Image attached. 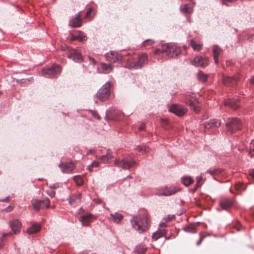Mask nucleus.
<instances>
[{"label":"nucleus","instance_id":"obj_45","mask_svg":"<svg viewBox=\"0 0 254 254\" xmlns=\"http://www.w3.org/2000/svg\"><path fill=\"white\" fill-rule=\"evenodd\" d=\"M92 115L95 118L98 120L100 119V116L98 114V113L96 111H92L91 112Z\"/></svg>","mask_w":254,"mask_h":254},{"label":"nucleus","instance_id":"obj_59","mask_svg":"<svg viewBox=\"0 0 254 254\" xmlns=\"http://www.w3.org/2000/svg\"><path fill=\"white\" fill-rule=\"evenodd\" d=\"M128 177L131 178V177L130 176H128Z\"/></svg>","mask_w":254,"mask_h":254},{"label":"nucleus","instance_id":"obj_44","mask_svg":"<svg viewBox=\"0 0 254 254\" xmlns=\"http://www.w3.org/2000/svg\"><path fill=\"white\" fill-rule=\"evenodd\" d=\"M202 178L201 177H198L197 178V182L195 184V188L194 189V190H195L197 189V188L200 186V183L202 181Z\"/></svg>","mask_w":254,"mask_h":254},{"label":"nucleus","instance_id":"obj_52","mask_svg":"<svg viewBox=\"0 0 254 254\" xmlns=\"http://www.w3.org/2000/svg\"><path fill=\"white\" fill-rule=\"evenodd\" d=\"M13 207L11 206H8L7 207L5 208V211L6 212H10L12 210Z\"/></svg>","mask_w":254,"mask_h":254},{"label":"nucleus","instance_id":"obj_21","mask_svg":"<svg viewBox=\"0 0 254 254\" xmlns=\"http://www.w3.org/2000/svg\"><path fill=\"white\" fill-rule=\"evenodd\" d=\"M93 218V216L92 215L87 214L81 216L79 218V220L83 225L87 226L91 222Z\"/></svg>","mask_w":254,"mask_h":254},{"label":"nucleus","instance_id":"obj_29","mask_svg":"<svg viewBox=\"0 0 254 254\" xmlns=\"http://www.w3.org/2000/svg\"><path fill=\"white\" fill-rule=\"evenodd\" d=\"M190 45L194 51H199L201 50L202 45L200 44H196L193 39L190 41Z\"/></svg>","mask_w":254,"mask_h":254},{"label":"nucleus","instance_id":"obj_57","mask_svg":"<svg viewBox=\"0 0 254 254\" xmlns=\"http://www.w3.org/2000/svg\"><path fill=\"white\" fill-rule=\"evenodd\" d=\"M241 186H242V185L241 184V183L237 184L236 185V188L237 190L241 189Z\"/></svg>","mask_w":254,"mask_h":254},{"label":"nucleus","instance_id":"obj_14","mask_svg":"<svg viewBox=\"0 0 254 254\" xmlns=\"http://www.w3.org/2000/svg\"><path fill=\"white\" fill-rule=\"evenodd\" d=\"M107 60L110 63L120 62L123 60V57L118 52H111L106 55Z\"/></svg>","mask_w":254,"mask_h":254},{"label":"nucleus","instance_id":"obj_43","mask_svg":"<svg viewBox=\"0 0 254 254\" xmlns=\"http://www.w3.org/2000/svg\"><path fill=\"white\" fill-rule=\"evenodd\" d=\"M137 150H138V151H144L145 152H148L149 151V148L148 147H146V146H139L137 147Z\"/></svg>","mask_w":254,"mask_h":254},{"label":"nucleus","instance_id":"obj_2","mask_svg":"<svg viewBox=\"0 0 254 254\" xmlns=\"http://www.w3.org/2000/svg\"><path fill=\"white\" fill-rule=\"evenodd\" d=\"M181 53V49L174 43H168L163 45L161 49L155 50V55L165 53L168 57H175L178 56Z\"/></svg>","mask_w":254,"mask_h":254},{"label":"nucleus","instance_id":"obj_54","mask_svg":"<svg viewBox=\"0 0 254 254\" xmlns=\"http://www.w3.org/2000/svg\"><path fill=\"white\" fill-rule=\"evenodd\" d=\"M3 247V243L2 238H0V250Z\"/></svg>","mask_w":254,"mask_h":254},{"label":"nucleus","instance_id":"obj_31","mask_svg":"<svg viewBox=\"0 0 254 254\" xmlns=\"http://www.w3.org/2000/svg\"><path fill=\"white\" fill-rule=\"evenodd\" d=\"M182 183L185 186H189L193 183V179L190 177L182 178Z\"/></svg>","mask_w":254,"mask_h":254},{"label":"nucleus","instance_id":"obj_49","mask_svg":"<svg viewBox=\"0 0 254 254\" xmlns=\"http://www.w3.org/2000/svg\"><path fill=\"white\" fill-rule=\"evenodd\" d=\"M248 174L254 179V169H250L249 170Z\"/></svg>","mask_w":254,"mask_h":254},{"label":"nucleus","instance_id":"obj_26","mask_svg":"<svg viewBox=\"0 0 254 254\" xmlns=\"http://www.w3.org/2000/svg\"><path fill=\"white\" fill-rule=\"evenodd\" d=\"M111 218L116 223H119L122 220L124 216L118 213L110 214Z\"/></svg>","mask_w":254,"mask_h":254},{"label":"nucleus","instance_id":"obj_16","mask_svg":"<svg viewBox=\"0 0 254 254\" xmlns=\"http://www.w3.org/2000/svg\"><path fill=\"white\" fill-rule=\"evenodd\" d=\"M59 167L64 173H69L75 168V166L72 162H62Z\"/></svg>","mask_w":254,"mask_h":254},{"label":"nucleus","instance_id":"obj_48","mask_svg":"<svg viewBox=\"0 0 254 254\" xmlns=\"http://www.w3.org/2000/svg\"><path fill=\"white\" fill-rule=\"evenodd\" d=\"M92 8H90L86 12V15H85V17L86 18H88L89 17L90 15V14L91 13V12L92 11Z\"/></svg>","mask_w":254,"mask_h":254},{"label":"nucleus","instance_id":"obj_46","mask_svg":"<svg viewBox=\"0 0 254 254\" xmlns=\"http://www.w3.org/2000/svg\"><path fill=\"white\" fill-rule=\"evenodd\" d=\"M47 193L49 196H51L52 197H53L55 196L56 192L55 191L53 190H49L47 191Z\"/></svg>","mask_w":254,"mask_h":254},{"label":"nucleus","instance_id":"obj_15","mask_svg":"<svg viewBox=\"0 0 254 254\" xmlns=\"http://www.w3.org/2000/svg\"><path fill=\"white\" fill-rule=\"evenodd\" d=\"M209 60L207 57L197 56L191 62V64L197 66L205 67L208 64Z\"/></svg>","mask_w":254,"mask_h":254},{"label":"nucleus","instance_id":"obj_17","mask_svg":"<svg viewBox=\"0 0 254 254\" xmlns=\"http://www.w3.org/2000/svg\"><path fill=\"white\" fill-rule=\"evenodd\" d=\"M9 224L14 234L17 235L20 232L22 224L18 219H13Z\"/></svg>","mask_w":254,"mask_h":254},{"label":"nucleus","instance_id":"obj_30","mask_svg":"<svg viewBox=\"0 0 254 254\" xmlns=\"http://www.w3.org/2000/svg\"><path fill=\"white\" fill-rule=\"evenodd\" d=\"M32 206L35 210H39L42 208L41 200H33L32 201Z\"/></svg>","mask_w":254,"mask_h":254},{"label":"nucleus","instance_id":"obj_22","mask_svg":"<svg viewBox=\"0 0 254 254\" xmlns=\"http://www.w3.org/2000/svg\"><path fill=\"white\" fill-rule=\"evenodd\" d=\"M82 19L80 18V14L78 13L76 16L70 21L69 25L72 27H78L81 26Z\"/></svg>","mask_w":254,"mask_h":254},{"label":"nucleus","instance_id":"obj_25","mask_svg":"<svg viewBox=\"0 0 254 254\" xmlns=\"http://www.w3.org/2000/svg\"><path fill=\"white\" fill-rule=\"evenodd\" d=\"M212 51L215 62L216 64H218L219 62L218 57L221 52V49L219 46L216 45L213 47Z\"/></svg>","mask_w":254,"mask_h":254},{"label":"nucleus","instance_id":"obj_56","mask_svg":"<svg viewBox=\"0 0 254 254\" xmlns=\"http://www.w3.org/2000/svg\"><path fill=\"white\" fill-rule=\"evenodd\" d=\"M94 201L98 204H100L102 202V200L99 199H95Z\"/></svg>","mask_w":254,"mask_h":254},{"label":"nucleus","instance_id":"obj_40","mask_svg":"<svg viewBox=\"0 0 254 254\" xmlns=\"http://www.w3.org/2000/svg\"><path fill=\"white\" fill-rule=\"evenodd\" d=\"M233 227L234 229H235L237 231H240L241 230H242L243 227H242L241 224L239 222L237 221L235 222L233 225Z\"/></svg>","mask_w":254,"mask_h":254},{"label":"nucleus","instance_id":"obj_18","mask_svg":"<svg viewBox=\"0 0 254 254\" xmlns=\"http://www.w3.org/2000/svg\"><path fill=\"white\" fill-rule=\"evenodd\" d=\"M71 38L70 41L72 42L74 40H78L80 42L85 41L86 37L84 35V33L81 31H77L75 34L70 33Z\"/></svg>","mask_w":254,"mask_h":254},{"label":"nucleus","instance_id":"obj_13","mask_svg":"<svg viewBox=\"0 0 254 254\" xmlns=\"http://www.w3.org/2000/svg\"><path fill=\"white\" fill-rule=\"evenodd\" d=\"M241 78L239 74H236L233 77L225 76L223 77V82L227 86H233L236 84Z\"/></svg>","mask_w":254,"mask_h":254},{"label":"nucleus","instance_id":"obj_23","mask_svg":"<svg viewBox=\"0 0 254 254\" xmlns=\"http://www.w3.org/2000/svg\"><path fill=\"white\" fill-rule=\"evenodd\" d=\"M100 66L102 72L105 74H108L111 72L114 68L113 66L111 64L101 63Z\"/></svg>","mask_w":254,"mask_h":254},{"label":"nucleus","instance_id":"obj_8","mask_svg":"<svg viewBox=\"0 0 254 254\" xmlns=\"http://www.w3.org/2000/svg\"><path fill=\"white\" fill-rule=\"evenodd\" d=\"M114 164L124 169H129L135 164V162L131 157H129L124 158L121 160L116 159Z\"/></svg>","mask_w":254,"mask_h":254},{"label":"nucleus","instance_id":"obj_41","mask_svg":"<svg viewBox=\"0 0 254 254\" xmlns=\"http://www.w3.org/2000/svg\"><path fill=\"white\" fill-rule=\"evenodd\" d=\"M99 166V162L96 161H94L90 165H89L88 167V170L90 172L92 171V168L94 167H97Z\"/></svg>","mask_w":254,"mask_h":254},{"label":"nucleus","instance_id":"obj_60","mask_svg":"<svg viewBox=\"0 0 254 254\" xmlns=\"http://www.w3.org/2000/svg\"><path fill=\"white\" fill-rule=\"evenodd\" d=\"M6 200H8V197H7V198H6Z\"/></svg>","mask_w":254,"mask_h":254},{"label":"nucleus","instance_id":"obj_12","mask_svg":"<svg viewBox=\"0 0 254 254\" xmlns=\"http://www.w3.org/2000/svg\"><path fill=\"white\" fill-rule=\"evenodd\" d=\"M234 204L233 199L227 197H223L219 201L220 206L223 209L228 210L233 206Z\"/></svg>","mask_w":254,"mask_h":254},{"label":"nucleus","instance_id":"obj_50","mask_svg":"<svg viewBox=\"0 0 254 254\" xmlns=\"http://www.w3.org/2000/svg\"><path fill=\"white\" fill-rule=\"evenodd\" d=\"M205 236H202V235H201L200 236V239L197 242V246H199L202 242V241H203L204 238Z\"/></svg>","mask_w":254,"mask_h":254},{"label":"nucleus","instance_id":"obj_42","mask_svg":"<svg viewBox=\"0 0 254 254\" xmlns=\"http://www.w3.org/2000/svg\"><path fill=\"white\" fill-rule=\"evenodd\" d=\"M185 230L186 232H188L193 233H194L196 232V229L193 226L186 227Z\"/></svg>","mask_w":254,"mask_h":254},{"label":"nucleus","instance_id":"obj_4","mask_svg":"<svg viewBox=\"0 0 254 254\" xmlns=\"http://www.w3.org/2000/svg\"><path fill=\"white\" fill-rule=\"evenodd\" d=\"M147 61V56L146 54H142L138 56L136 61L128 59L126 62V67L128 68L138 69L141 68Z\"/></svg>","mask_w":254,"mask_h":254},{"label":"nucleus","instance_id":"obj_24","mask_svg":"<svg viewBox=\"0 0 254 254\" xmlns=\"http://www.w3.org/2000/svg\"><path fill=\"white\" fill-rule=\"evenodd\" d=\"M41 230V226L38 224H33L27 230L29 234H32L39 232Z\"/></svg>","mask_w":254,"mask_h":254},{"label":"nucleus","instance_id":"obj_36","mask_svg":"<svg viewBox=\"0 0 254 254\" xmlns=\"http://www.w3.org/2000/svg\"><path fill=\"white\" fill-rule=\"evenodd\" d=\"M73 180L78 186H81L83 183V179L80 176H75Z\"/></svg>","mask_w":254,"mask_h":254},{"label":"nucleus","instance_id":"obj_34","mask_svg":"<svg viewBox=\"0 0 254 254\" xmlns=\"http://www.w3.org/2000/svg\"><path fill=\"white\" fill-rule=\"evenodd\" d=\"M112 158L111 153L109 152H108L106 155L102 156L101 157V160L104 163H108L109 159H111Z\"/></svg>","mask_w":254,"mask_h":254},{"label":"nucleus","instance_id":"obj_55","mask_svg":"<svg viewBox=\"0 0 254 254\" xmlns=\"http://www.w3.org/2000/svg\"><path fill=\"white\" fill-rule=\"evenodd\" d=\"M145 128V125L144 124H141L139 127V130H143Z\"/></svg>","mask_w":254,"mask_h":254},{"label":"nucleus","instance_id":"obj_1","mask_svg":"<svg viewBox=\"0 0 254 254\" xmlns=\"http://www.w3.org/2000/svg\"><path fill=\"white\" fill-rule=\"evenodd\" d=\"M131 222L132 227L140 233L148 229L150 224L147 214L133 216Z\"/></svg>","mask_w":254,"mask_h":254},{"label":"nucleus","instance_id":"obj_38","mask_svg":"<svg viewBox=\"0 0 254 254\" xmlns=\"http://www.w3.org/2000/svg\"><path fill=\"white\" fill-rule=\"evenodd\" d=\"M42 209L45 207H48L50 205V200L47 198L45 200H41Z\"/></svg>","mask_w":254,"mask_h":254},{"label":"nucleus","instance_id":"obj_19","mask_svg":"<svg viewBox=\"0 0 254 254\" xmlns=\"http://www.w3.org/2000/svg\"><path fill=\"white\" fill-rule=\"evenodd\" d=\"M221 126L220 122L216 119L210 120L209 122H206L204 124V126L206 128L209 129L212 127H218Z\"/></svg>","mask_w":254,"mask_h":254},{"label":"nucleus","instance_id":"obj_27","mask_svg":"<svg viewBox=\"0 0 254 254\" xmlns=\"http://www.w3.org/2000/svg\"><path fill=\"white\" fill-rule=\"evenodd\" d=\"M165 235V231L162 230L154 233L152 235V238L155 241L157 240L159 238L162 237Z\"/></svg>","mask_w":254,"mask_h":254},{"label":"nucleus","instance_id":"obj_33","mask_svg":"<svg viewBox=\"0 0 254 254\" xmlns=\"http://www.w3.org/2000/svg\"><path fill=\"white\" fill-rule=\"evenodd\" d=\"M197 78L200 81L205 82L207 79V75L202 71L197 73Z\"/></svg>","mask_w":254,"mask_h":254},{"label":"nucleus","instance_id":"obj_11","mask_svg":"<svg viewBox=\"0 0 254 254\" xmlns=\"http://www.w3.org/2000/svg\"><path fill=\"white\" fill-rule=\"evenodd\" d=\"M179 190L177 188L173 186L169 188L164 187L159 190L157 194L159 196H170L175 194Z\"/></svg>","mask_w":254,"mask_h":254},{"label":"nucleus","instance_id":"obj_9","mask_svg":"<svg viewBox=\"0 0 254 254\" xmlns=\"http://www.w3.org/2000/svg\"><path fill=\"white\" fill-rule=\"evenodd\" d=\"M111 85L109 83L105 84L98 91L96 97L101 101L107 100L110 95Z\"/></svg>","mask_w":254,"mask_h":254},{"label":"nucleus","instance_id":"obj_6","mask_svg":"<svg viewBox=\"0 0 254 254\" xmlns=\"http://www.w3.org/2000/svg\"><path fill=\"white\" fill-rule=\"evenodd\" d=\"M242 122L237 118H229L226 124V129L231 133H234L241 129Z\"/></svg>","mask_w":254,"mask_h":254},{"label":"nucleus","instance_id":"obj_20","mask_svg":"<svg viewBox=\"0 0 254 254\" xmlns=\"http://www.w3.org/2000/svg\"><path fill=\"white\" fill-rule=\"evenodd\" d=\"M224 104L225 106H228L234 109H238L240 106L238 100L236 99H230L226 100L224 102Z\"/></svg>","mask_w":254,"mask_h":254},{"label":"nucleus","instance_id":"obj_32","mask_svg":"<svg viewBox=\"0 0 254 254\" xmlns=\"http://www.w3.org/2000/svg\"><path fill=\"white\" fill-rule=\"evenodd\" d=\"M181 10L182 12L187 14L190 13L192 10V8L188 4H184L182 5L181 6Z\"/></svg>","mask_w":254,"mask_h":254},{"label":"nucleus","instance_id":"obj_3","mask_svg":"<svg viewBox=\"0 0 254 254\" xmlns=\"http://www.w3.org/2000/svg\"><path fill=\"white\" fill-rule=\"evenodd\" d=\"M185 103L188 105L194 112H198L200 109L196 105L199 103V101L195 97L194 93L187 92L183 97Z\"/></svg>","mask_w":254,"mask_h":254},{"label":"nucleus","instance_id":"obj_58","mask_svg":"<svg viewBox=\"0 0 254 254\" xmlns=\"http://www.w3.org/2000/svg\"><path fill=\"white\" fill-rule=\"evenodd\" d=\"M93 152V150H89V151H88V153H92Z\"/></svg>","mask_w":254,"mask_h":254},{"label":"nucleus","instance_id":"obj_39","mask_svg":"<svg viewBox=\"0 0 254 254\" xmlns=\"http://www.w3.org/2000/svg\"><path fill=\"white\" fill-rule=\"evenodd\" d=\"M154 43V41L151 39H148L144 41L143 43V46L144 47H147L148 46L152 45Z\"/></svg>","mask_w":254,"mask_h":254},{"label":"nucleus","instance_id":"obj_35","mask_svg":"<svg viewBox=\"0 0 254 254\" xmlns=\"http://www.w3.org/2000/svg\"><path fill=\"white\" fill-rule=\"evenodd\" d=\"M146 250V248L142 245L138 246L136 248V251L138 254H144Z\"/></svg>","mask_w":254,"mask_h":254},{"label":"nucleus","instance_id":"obj_53","mask_svg":"<svg viewBox=\"0 0 254 254\" xmlns=\"http://www.w3.org/2000/svg\"><path fill=\"white\" fill-rule=\"evenodd\" d=\"M222 1V4H226L225 3V1L228 2H232L233 1V0H221Z\"/></svg>","mask_w":254,"mask_h":254},{"label":"nucleus","instance_id":"obj_47","mask_svg":"<svg viewBox=\"0 0 254 254\" xmlns=\"http://www.w3.org/2000/svg\"><path fill=\"white\" fill-rule=\"evenodd\" d=\"M252 151H254V140L250 143V152L251 153Z\"/></svg>","mask_w":254,"mask_h":254},{"label":"nucleus","instance_id":"obj_5","mask_svg":"<svg viewBox=\"0 0 254 254\" xmlns=\"http://www.w3.org/2000/svg\"><path fill=\"white\" fill-rule=\"evenodd\" d=\"M61 49L65 52L67 57L76 62H80L82 61L81 54L74 49H71L66 45L61 46Z\"/></svg>","mask_w":254,"mask_h":254},{"label":"nucleus","instance_id":"obj_10","mask_svg":"<svg viewBox=\"0 0 254 254\" xmlns=\"http://www.w3.org/2000/svg\"><path fill=\"white\" fill-rule=\"evenodd\" d=\"M169 111L178 116H182L187 113L188 109L181 105L174 104L170 107Z\"/></svg>","mask_w":254,"mask_h":254},{"label":"nucleus","instance_id":"obj_51","mask_svg":"<svg viewBox=\"0 0 254 254\" xmlns=\"http://www.w3.org/2000/svg\"><path fill=\"white\" fill-rule=\"evenodd\" d=\"M12 235V233H11V232L4 233L2 235V238L3 239V238H4V237H7V236H10Z\"/></svg>","mask_w":254,"mask_h":254},{"label":"nucleus","instance_id":"obj_7","mask_svg":"<svg viewBox=\"0 0 254 254\" xmlns=\"http://www.w3.org/2000/svg\"><path fill=\"white\" fill-rule=\"evenodd\" d=\"M61 71V66L59 64H56L51 67L43 69L42 74L46 77H53L60 74Z\"/></svg>","mask_w":254,"mask_h":254},{"label":"nucleus","instance_id":"obj_28","mask_svg":"<svg viewBox=\"0 0 254 254\" xmlns=\"http://www.w3.org/2000/svg\"><path fill=\"white\" fill-rule=\"evenodd\" d=\"M81 197V194L80 193H78L75 194H72L69 199V203L70 204L72 205L73 203L75 202L77 200H80Z\"/></svg>","mask_w":254,"mask_h":254},{"label":"nucleus","instance_id":"obj_37","mask_svg":"<svg viewBox=\"0 0 254 254\" xmlns=\"http://www.w3.org/2000/svg\"><path fill=\"white\" fill-rule=\"evenodd\" d=\"M221 170L218 168L214 169L213 170H208L207 171V173H209L212 176H215L219 174L221 172Z\"/></svg>","mask_w":254,"mask_h":254}]
</instances>
